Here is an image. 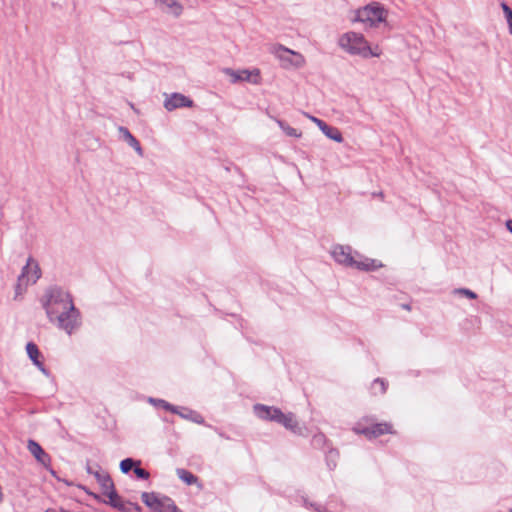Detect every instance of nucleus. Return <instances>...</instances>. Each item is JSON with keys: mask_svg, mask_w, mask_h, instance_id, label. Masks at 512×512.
I'll return each mask as SVG.
<instances>
[{"mask_svg": "<svg viewBox=\"0 0 512 512\" xmlns=\"http://www.w3.org/2000/svg\"><path fill=\"white\" fill-rule=\"evenodd\" d=\"M224 73L231 77V82L236 83L238 81H251V72L248 70L235 71L231 68H225Z\"/></svg>", "mask_w": 512, "mask_h": 512, "instance_id": "obj_18", "label": "nucleus"}, {"mask_svg": "<svg viewBox=\"0 0 512 512\" xmlns=\"http://www.w3.org/2000/svg\"><path fill=\"white\" fill-rule=\"evenodd\" d=\"M50 322H57L59 329L71 335L81 325L80 311L75 307L71 294L62 287H48L40 299Z\"/></svg>", "mask_w": 512, "mask_h": 512, "instance_id": "obj_1", "label": "nucleus"}, {"mask_svg": "<svg viewBox=\"0 0 512 512\" xmlns=\"http://www.w3.org/2000/svg\"><path fill=\"white\" fill-rule=\"evenodd\" d=\"M121 512H141V507L137 503L124 502L120 507Z\"/></svg>", "mask_w": 512, "mask_h": 512, "instance_id": "obj_27", "label": "nucleus"}, {"mask_svg": "<svg viewBox=\"0 0 512 512\" xmlns=\"http://www.w3.org/2000/svg\"><path fill=\"white\" fill-rule=\"evenodd\" d=\"M26 352H27L29 359L32 361V363L36 367L39 366L43 362L40 360L41 352H40L38 346L34 342L27 343Z\"/></svg>", "mask_w": 512, "mask_h": 512, "instance_id": "obj_19", "label": "nucleus"}, {"mask_svg": "<svg viewBox=\"0 0 512 512\" xmlns=\"http://www.w3.org/2000/svg\"><path fill=\"white\" fill-rule=\"evenodd\" d=\"M310 119L314 123H316V125L319 127V129L324 133L326 137L338 143H341L343 141L342 134L338 128L330 126L323 120L314 116H310Z\"/></svg>", "mask_w": 512, "mask_h": 512, "instance_id": "obj_11", "label": "nucleus"}, {"mask_svg": "<svg viewBox=\"0 0 512 512\" xmlns=\"http://www.w3.org/2000/svg\"><path fill=\"white\" fill-rule=\"evenodd\" d=\"M369 439L379 437L383 434L392 433V426L388 423H376L358 431Z\"/></svg>", "mask_w": 512, "mask_h": 512, "instance_id": "obj_12", "label": "nucleus"}, {"mask_svg": "<svg viewBox=\"0 0 512 512\" xmlns=\"http://www.w3.org/2000/svg\"><path fill=\"white\" fill-rule=\"evenodd\" d=\"M338 44L342 49L352 55H360L364 58L373 55L363 35L353 31L343 34L339 38Z\"/></svg>", "mask_w": 512, "mask_h": 512, "instance_id": "obj_2", "label": "nucleus"}, {"mask_svg": "<svg viewBox=\"0 0 512 512\" xmlns=\"http://www.w3.org/2000/svg\"><path fill=\"white\" fill-rule=\"evenodd\" d=\"M402 307H403L404 309H408V310L410 309V306H409L408 304H404V305H402Z\"/></svg>", "mask_w": 512, "mask_h": 512, "instance_id": "obj_37", "label": "nucleus"}, {"mask_svg": "<svg viewBox=\"0 0 512 512\" xmlns=\"http://www.w3.org/2000/svg\"><path fill=\"white\" fill-rule=\"evenodd\" d=\"M28 451L34 456L36 461L41 464L51 475L56 476L55 470L51 467V456L33 439L27 442Z\"/></svg>", "mask_w": 512, "mask_h": 512, "instance_id": "obj_5", "label": "nucleus"}, {"mask_svg": "<svg viewBox=\"0 0 512 512\" xmlns=\"http://www.w3.org/2000/svg\"><path fill=\"white\" fill-rule=\"evenodd\" d=\"M86 472L88 474H92L96 478V480L102 490L109 489V487H111V484L114 483L112 478L110 477V475L107 472H102L100 469L93 470V468L90 466L89 462H87V465H86Z\"/></svg>", "mask_w": 512, "mask_h": 512, "instance_id": "obj_14", "label": "nucleus"}, {"mask_svg": "<svg viewBox=\"0 0 512 512\" xmlns=\"http://www.w3.org/2000/svg\"><path fill=\"white\" fill-rule=\"evenodd\" d=\"M175 509L176 505L174 501L168 496H163L159 501V505L156 506L153 512H172Z\"/></svg>", "mask_w": 512, "mask_h": 512, "instance_id": "obj_22", "label": "nucleus"}, {"mask_svg": "<svg viewBox=\"0 0 512 512\" xmlns=\"http://www.w3.org/2000/svg\"><path fill=\"white\" fill-rule=\"evenodd\" d=\"M137 464H141V461L133 458H125L120 462V471L123 474H128L131 470H134Z\"/></svg>", "mask_w": 512, "mask_h": 512, "instance_id": "obj_24", "label": "nucleus"}, {"mask_svg": "<svg viewBox=\"0 0 512 512\" xmlns=\"http://www.w3.org/2000/svg\"><path fill=\"white\" fill-rule=\"evenodd\" d=\"M454 293L455 294L464 295V296H466L469 299H476L477 298V294L475 292H473L472 290L467 289V288L455 289Z\"/></svg>", "mask_w": 512, "mask_h": 512, "instance_id": "obj_30", "label": "nucleus"}, {"mask_svg": "<svg viewBox=\"0 0 512 512\" xmlns=\"http://www.w3.org/2000/svg\"><path fill=\"white\" fill-rule=\"evenodd\" d=\"M506 227L512 233V220L506 221Z\"/></svg>", "mask_w": 512, "mask_h": 512, "instance_id": "obj_36", "label": "nucleus"}, {"mask_svg": "<svg viewBox=\"0 0 512 512\" xmlns=\"http://www.w3.org/2000/svg\"><path fill=\"white\" fill-rule=\"evenodd\" d=\"M135 476L141 480H148L150 473L141 467V464H137L133 470Z\"/></svg>", "mask_w": 512, "mask_h": 512, "instance_id": "obj_28", "label": "nucleus"}, {"mask_svg": "<svg viewBox=\"0 0 512 512\" xmlns=\"http://www.w3.org/2000/svg\"><path fill=\"white\" fill-rule=\"evenodd\" d=\"M37 368L41 371L43 375L46 377H51V372L45 367L44 363L42 362Z\"/></svg>", "mask_w": 512, "mask_h": 512, "instance_id": "obj_34", "label": "nucleus"}, {"mask_svg": "<svg viewBox=\"0 0 512 512\" xmlns=\"http://www.w3.org/2000/svg\"><path fill=\"white\" fill-rule=\"evenodd\" d=\"M317 511H319V512H323V511H321L319 508H317Z\"/></svg>", "mask_w": 512, "mask_h": 512, "instance_id": "obj_39", "label": "nucleus"}, {"mask_svg": "<svg viewBox=\"0 0 512 512\" xmlns=\"http://www.w3.org/2000/svg\"><path fill=\"white\" fill-rule=\"evenodd\" d=\"M148 402L156 408H162L171 413H179V406L172 405L164 399L149 397Z\"/></svg>", "mask_w": 512, "mask_h": 512, "instance_id": "obj_20", "label": "nucleus"}, {"mask_svg": "<svg viewBox=\"0 0 512 512\" xmlns=\"http://www.w3.org/2000/svg\"><path fill=\"white\" fill-rule=\"evenodd\" d=\"M278 424L284 426L286 429L300 436H303L304 431L306 430L304 427L299 425L295 415L292 412H282V416L279 418Z\"/></svg>", "mask_w": 512, "mask_h": 512, "instance_id": "obj_10", "label": "nucleus"}, {"mask_svg": "<svg viewBox=\"0 0 512 512\" xmlns=\"http://www.w3.org/2000/svg\"><path fill=\"white\" fill-rule=\"evenodd\" d=\"M501 6L503 8V12L507 19V23L509 26V32L512 34V9L506 3H502Z\"/></svg>", "mask_w": 512, "mask_h": 512, "instance_id": "obj_29", "label": "nucleus"}, {"mask_svg": "<svg viewBox=\"0 0 512 512\" xmlns=\"http://www.w3.org/2000/svg\"><path fill=\"white\" fill-rule=\"evenodd\" d=\"M164 107L168 111H173L178 108L192 107L193 101L181 93L165 94Z\"/></svg>", "mask_w": 512, "mask_h": 512, "instance_id": "obj_9", "label": "nucleus"}, {"mask_svg": "<svg viewBox=\"0 0 512 512\" xmlns=\"http://www.w3.org/2000/svg\"><path fill=\"white\" fill-rule=\"evenodd\" d=\"M325 440H326L325 435L323 433H318L313 436L312 444L314 446L320 447L324 444Z\"/></svg>", "mask_w": 512, "mask_h": 512, "instance_id": "obj_31", "label": "nucleus"}, {"mask_svg": "<svg viewBox=\"0 0 512 512\" xmlns=\"http://www.w3.org/2000/svg\"><path fill=\"white\" fill-rule=\"evenodd\" d=\"M143 503L149 507L152 511L159 505L160 497L155 492H143L141 494Z\"/></svg>", "mask_w": 512, "mask_h": 512, "instance_id": "obj_21", "label": "nucleus"}, {"mask_svg": "<svg viewBox=\"0 0 512 512\" xmlns=\"http://www.w3.org/2000/svg\"><path fill=\"white\" fill-rule=\"evenodd\" d=\"M331 255L338 264L345 267H351L355 264V257L353 256L352 248L349 245H334Z\"/></svg>", "mask_w": 512, "mask_h": 512, "instance_id": "obj_6", "label": "nucleus"}, {"mask_svg": "<svg viewBox=\"0 0 512 512\" xmlns=\"http://www.w3.org/2000/svg\"><path fill=\"white\" fill-rule=\"evenodd\" d=\"M510 512H512V510Z\"/></svg>", "mask_w": 512, "mask_h": 512, "instance_id": "obj_40", "label": "nucleus"}, {"mask_svg": "<svg viewBox=\"0 0 512 512\" xmlns=\"http://www.w3.org/2000/svg\"><path fill=\"white\" fill-rule=\"evenodd\" d=\"M372 389L374 393H377V389H379V393L384 394L387 389V382L382 378H376L373 381Z\"/></svg>", "mask_w": 512, "mask_h": 512, "instance_id": "obj_26", "label": "nucleus"}, {"mask_svg": "<svg viewBox=\"0 0 512 512\" xmlns=\"http://www.w3.org/2000/svg\"><path fill=\"white\" fill-rule=\"evenodd\" d=\"M272 53L281 61V65L284 68L289 67H300L304 60L303 57L282 45H278L273 48Z\"/></svg>", "mask_w": 512, "mask_h": 512, "instance_id": "obj_4", "label": "nucleus"}, {"mask_svg": "<svg viewBox=\"0 0 512 512\" xmlns=\"http://www.w3.org/2000/svg\"><path fill=\"white\" fill-rule=\"evenodd\" d=\"M83 489L86 491L87 494L92 496L94 499H96L99 502H103L105 504L110 505L111 507L119 510L124 501L121 499V497L118 495L114 483L111 484V487L109 489L102 490V493L108 497V501L102 500L101 497L93 492L88 491L83 487Z\"/></svg>", "mask_w": 512, "mask_h": 512, "instance_id": "obj_8", "label": "nucleus"}, {"mask_svg": "<svg viewBox=\"0 0 512 512\" xmlns=\"http://www.w3.org/2000/svg\"><path fill=\"white\" fill-rule=\"evenodd\" d=\"M176 474L184 483L187 485H193L198 483L199 479L196 475L191 473L190 471L184 469V468H178L176 469Z\"/></svg>", "mask_w": 512, "mask_h": 512, "instance_id": "obj_23", "label": "nucleus"}, {"mask_svg": "<svg viewBox=\"0 0 512 512\" xmlns=\"http://www.w3.org/2000/svg\"><path fill=\"white\" fill-rule=\"evenodd\" d=\"M277 123L287 136L295 138H299L301 136V133L298 132L297 129L289 126L285 121L277 120Z\"/></svg>", "mask_w": 512, "mask_h": 512, "instance_id": "obj_25", "label": "nucleus"}, {"mask_svg": "<svg viewBox=\"0 0 512 512\" xmlns=\"http://www.w3.org/2000/svg\"><path fill=\"white\" fill-rule=\"evenodd\" d=\"M155 3L162 7V9L166 8L167 12L172 13L175 17L181 15L183 11L182 5L177 0H154Z\"/></svg>", "mask_w": 512, "mask_h": 512, "instance_id": "obj_17", "label": "nucleus"}, {"mask_svg": "<svg viewBox=\"0 0 512 512\" xmlns=\"http://www.w3.org/2000/svg\"><path fill=\"white\" fill-rule=\"evenodd\" d=\"M172 512H182V511L176 506V509L173 510Z\"/></svg>", "mask_w": 512, "mask_h": 512, "instance_id": "obj_38", "label": "nucleus"}, {"mask_svg": "<svg viewBox=\"0 0 512 512\" xmlns=\"http://www.w3.org/2000/svg\"><path fill=\"white\" fill-rule=\"evenodd\" d=\"M386 16V10L380 4L373 3L358 9L352 21L364 23L369 27H376L386 20Z\"/></svg>", "mask_w": 512, "mask_h": 512, "instance_id": "obj_3", "label": "nucleus"}, {"mask_svg": "<svg viewBox=\"0 0 512 512\" xmlns=\"http://www.w3.org/2000/svg\"><path fill=\"white\" fill-rule=\"evenodd\" d=\"M176 414L179 415L181 418H183L185 420H189L193 423L200 424V425L205 424L204 417L197 411H194L190 408L179 407V413H176Z\"/></svg>", "mask_w": 512, "mask_h": 512, "instance_id": "obj_16", "label": "nucleus"}, {"mask_svg": "<svg viewBox=\"0 0 512 512\" xmlns=\"http://www.w3.org/2000/svg\"><path fill=\"white\" fill-rule=\"evenodd\" d=\"M118 131L121 138L132 147L139 156H143L144 152L140 145V142L131 134V132L124 126H119Z\"/></svg>", "mask_w": 512, "mask_h": 512, "instance_id": "obj_15", "label": "nucleus"}, {"mask_svg": "<svg viewBox=\"0 0 512 512\" xmlns=\"http://www.w3.org/2000/svg\"><path fill=\"white\" fill-rule=\"evenodd\" d=\"M25 288H26V285L23 286L22 282H17L16 286H15V299L22 295L23 292L25 291Z\"/></svg>", "mask_w": 512, "mask_h": 512, "instance_id": "obj_33", "label": "nucleus"}, {"mask_svg": "<svg viewBox=\"0 0 512 512\" xmlns=\"http://www.w3.org/2000/svg\"><path fill=\"white\" fill-rule=\"evenodd\" d=\"M31 262H32V259H31V258H29V259L27 260L26 265L22 268V272H21V274L18 276V280H19V282H23V281H24V279L28 276V274H29V270H30V263H31Z\"/></svg>", "mask_w": 512, "mask_h": 512, "instance_id": "obj_32", "label": "nucleus"}, {"mask_svg": "<svg viewBox=\"0 0 512 512\" xmlns=\"http://www.w3.org/2000/svg\"><path fill=\"white\" fill-rule=\"evenodd\" d=\"M34 274H35V278L33 279L32 283H35L36 280L40 277V269H39V266L37 263H35V265H34Z\"/></svg>", "mask_w": 512, "mask_h": 512, "instance_id": "obj_35", "label": "nucleus"}, {"mask_svg": "<svg viewBox=\"0 0 512 512\" xmlns=\"http://www.w3.org/2000/svg\"><path fill=\"white\" fill-rule=\"evenodd\" d=\"M254 414L261 420L278 423L282 411L278 407L257 403L253 406Z\"/></svg>", "mask_w": 512, "mask_h": 512, "instance_id": "obj_7", "label": "nucleus"}, {"mask_svg": "<svg viewBox=\"0 0 512 512\" xmlns=\"http://www.w3.org/2000/svg\"><path fill=\"white\" fill-rule=\"evenodd\" d=\"M355 255L360 257L361 260L355 259V264L351 266V268H355L360 271H375L381 267H383V264L375 259H370L367 257L361 256L358 252H355Z\"/></svg>", "mask_w": 512, "mask_h": 512, "instance_id": "obj_13", "label": "nucleus"}]
</instances>
